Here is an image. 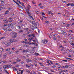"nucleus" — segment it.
<instances>
[{
	"mask_svg": "<svg viewBox=\"0 0 74 74\" xmlns=\"http://www.w3.org/2000/svg\"><path fill=\"white\" fill-rule=\"evenodd\" d=\"M10 67H11V66L9 65H4L3 66V67L4 69H7V67L8 68H10Z\"/></svg>",
	"mask_w": 74,
	"mask_h": 74,
	"instance_id": "1",
	"label": "nucleus"
},
{
	"mask_svg": "<svg viewBox=\"0 0 74 74\" xmlns=\"http://www.w3.org/2000/svg\"><path fill=\"white\" fill-rule=\"evenodd\" d=\"M13 34H15L14 36V38H16V36L18 35V33H17L14 32L13 33Z\"/></svg>",
	"mask_w": 74,
	"mask_h": 74,
	"instance_id": "2",
	"label": "nucleus"
},
{
	"mask_svg": "<svg viewBox=\"0 0 74 74\" xmlns=\"http://www.w3.org/2000/svg\"><path fill=\"white\" fill-rule=\"evenodd\" d=\"M31 61L32 62V60H30V59H27V63H29V62H31Z\"/></svg>",
	"mask_w": 74,
	"mask_h": 74,
	"instance_id": "3",
	"label": "nucleus"
},
{
	"mask_svg": "<svg viewBox=\"0 0 74 74\" xmlns=\"http://www.w3.org/2000/svg\"><path fill=\"white\" fill-rule=\"evenodd\" d=\"M61 32L64 35H66L67 34L66 32H64L63 30H61Z\"/></svg>",
	"mask_w": 74,
	"mask_h": 74,
	"instance_id": "4",
	"label": "nucleus"
},
{
	"mask_svg": "<svg viewBox=\"0 0 74 74\" xmlns=\"http://www.w3.org/2000/svg\"><path fill=\"white\" fill-rule=\"evenodd\" d=\"M26 12L27 14L29 15V16H30V15H31V13H30V12L28 11Z\"/></svg>",
	"mask_w": 74,
	"mask_h": 74,
	"instance_id": "5",
	"label": "nucleus"
},
{
	"mask_svg": "<svg viewBox=\"0 0 74 74\" xmlns=\"http://www.w3.org/2000/svg\"><path fill=\"white\" fill-rule=\"evenodd\" d=\"M15 25V23H12L9 26H13L14 25Z\"/></svg>",
	"mask_w": 74,
	"mask_h": 74,
	"instance_id": "6",
	"label": "nucleus"
},
{
	"mask_svg": "<svg viewBox=\"0 0 74 74\" xmlns=\"http://www.w3.org/2000/svg\"><path fill=\"white\" fill-rule=\"evenodd\" d=\"M18 5V7H19V8H21V9H22H22H23V8L20 5H19V4H18V5Z\"/></svg>",
	"mask_w": 74,
	"mask_h": 74,
	"instance_id": "7",
	"label": "nucleus"
},
{
	"mask_svg": "<svg viewBox=\"0 0 74 74\" xmlns=\"http://www.w3.org/2000/svg\"><path fill=\"white\" fill-rule=\"evenodd\" d=\"M11 45V43H8L7 44V47H9L10 45Z\"/></svg>",
	"mask_w": 74,
	"mask_h": 74,
	"instance_id": "8",
	"label": "nucleus"
},
{
	"mask_svg": "<svg viewBox=\"0 0 74 74\" xmlns=\"http://www.w3.org/2000/svg\"><path fill=\"white\" fill-rule=\"evenodd\" d=\"M15 70V71H18V69L14 67H13V71Z\"/></svg>",
	"mask_w": 74,
	"mask_h": 74,
	"instance_id": "9",
	"label": "nucleus"
},
{
	"mask_svg": "<svg viewBox=\"0 0 74 74\" xmlns=\"http://www.w3.org/2000/svg\"><path fill=\"white\" fill-rule=\"evenodd\" d=\"M4 50V49H3V48H0V51H1V52H3V51Z\"/></svg>",
	"mask_w": 74,
	"mask_h": 74,
	"instance_id": "10",
	"label": "nucleus"
},
{
	"mask_svg": "<svg viewBox=\"0 0 74 74\" xmlns=\"http://www.w3.org/2000/svg\"><path fill=\"white\" fill-rule=\"evenodd\" d=\"M29 17H30V18H31L32 20H34V18H33V16H32L30 15H29Z\"/></svg>",
	"mask_w": 74,
	"mask_h": 74,
	"instance_id": "11",
	"label": "nucleus"
},
{
	"mask_svg": "<svg viewBox=\"0 0 74 74\" xmlns=\"http://www.w3.org/2000/svg\"><path fill=\"white\" fill-rule=\"evenodd\" d=\"M32 24H33V25H36V22L34 21H32Z\"/></svg>",
	"mask_w": 74,
	"mask_h": 74,
	"instance_id": "12",
	"label": "nucleus"
},
{
	"mask_svg": "<svg viewBox=\"0 0 74 74\" xmlns=\"http://www.w3.org/2000/svg\"><path fill=\"white\" fill-rule=\"evenodd\" d=\"M26 67H30V66H29V65L26 64Z\"/></svg>",
	"mask_w": 74,
	"mask_h": 74,
	"instance_id": "13",
	"label": "nucleus"
},
{
	"mask_svg": "<svg viewBox=\"0 0 74 74\" xmlns=\"http://www.w3.org/2000/svg\"><path fill=\"white\" fill-rule=\"evenodd\" d=\"M48 36H49V37L50 38H52V35H51L50 34H48Z\"/></svg>",
	"mask_w": 74,
	"mask_h": 74,
	"instance_id": "14",
	"label": "nucleus"
},
{
	"mask_svg": "<svg viewBox=\"0 0 74 74\" xmlns=\"http://www.w3.org/2000/svg\"><path fill=\"white\" fill-rule=\"evenodd\" d=\"M11 53H12V52L11 51H10L9 52V55H10V54H11Z\"/></svg>",
	"mask_w": 74,
	"mask_h": 74,
	"instance_id": "15",
	"label": "nucleus"
},
{
	"mask_svg": "<svg viewBox=\"0 0 74 74\" xmlns=\"http://www.w3.org/2000/svg\"><path fill=\"white\" fill-rule=\"evenodd\" d=\"M35 55H36V56H38V55H40V54H39V53H35Z\"/></svg>",
	"mask_w": 74,
	"mask_h": 74,
	"instance_id": "16",
	"label": "nucleus"
},
{
	"mask_svg": "<svg viewBox=\"0 0 74 74\" xmlns=\"http://www.w3.org/2000/svg\"><path fill=\"white\" fill-rule=\"evenodd\" d=\"M8 12H9V11H6V12H5V14H8Z\"/></svg>",
	"mask_w": 74,
	"mask_h": 74,
	"instance_id": "17",
	"label": "nucleus"
},
{
	"mask_svg": "<svg viewBox=\"0 0 74 74\" xmlns=\"http://www.w3.org/2000/svg\"><path fill=\"white\" fill-rule=\"evenodd\" d=\"M28 37H32V34H29V35H28Z\"/></svg>",
	"mask_w": 74,
	"mask_h": 74,
	"instance_id": "18",
	"label": "nucleus"
},
{
	"mask_svg": "<svg viewBox=\"0 0 74 74\" xmlns=\"http://www.w3.org/2000/svg\"><path fill=\"white\" fill-rule=\"evenodd\" d=\"M71 5V3H69L68 4H67L66 5H67V6H69V5Z\"/></svg>",
	"mask_w": 74,
	"mask_h": 74,
	"instance_id": "19",
	"label": "nucleus"
},
{
	"mask_svg": "<svg viewBox=\"0 0 74 74\" xmlns=\"http://www.w3.org/2000/svg\"><path fill=\"white\" fill-rule=\"evenodd\" d=\"M13 41V42H18V40H17L14 39Z\"/></svg>",
	"mask_w": 74,
	"mask_h": 74,
	"instance_id": "20",
	"label": "nucleus"
},
{
	"mask_svg": "<svg viewBox=\"0 0 74 74\" xmlns=\"http://www.w3.org/2000/svg\"><path fill=\"white\" fill-rule=\"evenodd\" d=\"M13 1H14V3H16V4L18 5V3L17 2H16L15 0H13Z\"/></svg>",
	"mask_w": 74,
	"mask_h": 74,
	"instance_id": "21",
	"label": "nucleus"
},
{
	"mask_svg": "<svg viewBox=\"0 0 74 74\" xmlns=\"http://www.w3.org/2000/svg\"><path fill=\"white\" fill-rule=\"evenodd\" d=\"M26 36V34H24L22 35V36L23 37H24L25 36Z\"/></svg>",
	"mask_w": 74,
	"mask_h": 74,
	"instance_id": "22",
	"label": "nucleus"
},
{
	"mask_svg": "<svg viewBox=\"0 0 74 74\" xmlns=\"http://www.w3.org/2000/svg\"><path fill=\"white\" fill-rule=\"evenodd\" d=\"M9 26V24L8 25L5 24L4 25V27H5V26Z\"/></svg>",
	"mask_w": 74,
	"mask_h": 74,
	"instance_id": "23",
	"label": "nucleus"
},
{
	"mask_svg": "<svg viewBox=\"0 0 74 74\" xmlns=\"http://www.w3.org/2000/svg\"><path fill=\"white\" fill-rule=\"evenodd\" d=\"M23 32V30H20L19 31V32L20 33H22V32Z\"/></svg>",
	"mask_w": 74,
	"mask_h": 74,
	"instance_id": "24",
	"label": "nucleus"
},
{
	"mask_svg": "<svg viewBox=\"0 0 74 74\" xmlns=\"http://www.w3.org/2000/svg\"><path fill=\"white\" fill-rule=\"evenodd\" d=\"M21 5L22 6H24V7H25V5H24V3H21Z\"/></svg>",
	"mask_w": 74,
	"mask_h": 74,
	"instance_id": "25",
	"label": "nucleus"
},
{
	"mask_svg": "<svg viewBox=\"0 0 74 74\" xmlns=\"http://www.w3.org/2000/svg\"><path fill=\"white\" fill-rule=\"evenodd\" d=\"M65 67L66 68H68L69 66H68V65H66V66H65Z\"/></svg>",
	"mask_w": 74,
	"mask_h": 74,
	"instance_id": "26",
	"label": "nucleus"
},
{
	"mask_svg": "<svg viewBox=\"0 0 74 74\" xmlns=\"http://www.w3.org/2000/svg\"><path fill=\"white\" fill-rule=\"evenodd\" d=\"M45 23L48 24L49 23V21H46L45 22Z\"/></svg>",
	"mask_w": 74,
	"mask_h": 74,
	"instance_id": "27",
	"label": "nucleus"
},
{
	"mask_svg": "<svg viewBox=\"0 0 74 74\" xmlns=\"http://www.w3.org/2000/svg\"><path fill=\"white\" fill-rule=\"evenodd\" d=\"M32 36H33L34 37H35L36 36L34 35V34H32Z\"/></svg>",
	"mask_w": 74,
	"mask_h": 74,
	"instance_id": "28",
	"label": "nucleus"
},
{
	"mask_svg": "<svg viewBox=\"0 0 74 74\" xmlns=\"http://www.w3.org/2000/svg\"><path fill=\"white\" fill-rule=\"evenodd\" d=\"M3 38H4V37H2L0 38V40H1L2 39H3Z\"/></svg>",
	"mask_w": 74,
	"mask_h": 74,
	"instance_id": "29",
	"label": "nucleus"
},
{
	"mask_svg": "<svg viewBox=\"0 0 74 74\" xmlns=\"http://www.w3.org/2000/svg\"><path fill=\"white\" fill-rule=\"evenodd\" d=\"M71 6H74V4L73 3H72L71 4Z\"/></svg>",
	"mask_w": 74,
	"mask_h": 74,
	"instance_id": "30",
	"label": "nucleus"
},
{
	"mask_svg": "<svg viewBox=\"0 0 74 74\" xmlns=\"http://www.w3.org/2000/svg\"><path fill=\"white\" fill-rule=\"evenodd\" d=\"M63 71H64V72H65V71H67L68 72V71L66 70H63Z\"/></svg>",
	"mask_w": 74,
	"mask_h": 74,
	"instance_id": "31",
	"label": "nucleus"
},
{
	"mask_svg": "<svg viewBox=\"0 0 74 74\" xmlns=\"http://www.w3.org/2000/svg\"><path fill=\"white\" fill-rule=\"evenodd\" d=\"M28 40H33V38H29V39H28Z\"/></svg>",
	"mask_w": 74,
	"mask_h": 74,
	"instance_id": "32",
	"label": "nucleus"
},
{
	"mask_svg": "<svg viewBox=\"0 0 74 74\" xmlns=\"http://www.w3.org/2000/svg\"><path fill=\"white\" fill-rule=\"evenodd\" d=\"M4 70H5V72L6 73H7V74H9V73H8V72L7 71H6L5 69H4Z\"/></svg>",
	"mask_w": 74,
	"mask_h": 74,
	"instance_id": "33",
	"label": "nucleus"
},
{
	"mask_svg": "<svg viewBox=\"0 0 74 74\" xmlns=\"http://www.w3.org/2000/svg\"><path fill=\"white\" fill-rule=\"evenodd\" d=\"M69 32H71V33H74L73 32V30H70L69 31Z\"/></svg>",
	"mask_w": 74,
	"mask_h": 74,
	"instance_id": "34",
	"label": "nucleus"
},
{
	"mask_svg": "<svg viewBox=\"0 0 74 74\" xmlns=\"http://www.w3.org/2000/svg\"><path fill=\"white\" fill-rule=\"evenodd\" d=\"M7 55V53H5L4 54L3 56H6Z\"/></svg>",
	"mask_w": 74,
	"mask_h": 74,
	"instance_id": "35",
	"label": "nucleus"
},
{
	"mask_svg": "<svg viewBox=\"0 0 74 74\" xmlns=\"http://www.w3.org/2000/svg\"><path fill=\"white\" fill-rule=\"evenodd\" d=\"M11 42H14V40H10Z\"/></svg>",
	"mask_w": 74,
	"mask_h": 74,
	"instance_id": "36",
	"label": "nucleus"
},
{
	"mask_svg": "<svg viewBox=\"0 0 74 74\" xmlns=\"http://www.w3.org/2000/svg\"><path fill=\"white\" fill-rule=\"evenodd\" d=\"M71 25H74V23H71Z\"/></svg>",
	"mask_w": 74,
	"mask_h": 74,
	"instance_id": "37",
	"label": "nucleus"
},
{
	"mask_svg": "<svg viewBox=\"0 0 74 74\" xmlns=\"http://www.w3.org/2000/svg\"><path fill=\"white\" fill-rule=\"evenodd\" d=\"M66 26L67 27H69L70 26V24H67Z\"/></svg>",
	"mask_w": 74,
	"mask_h": 74,
	"instance_id": "38",
	"label": "nucleus"
},
{
	"mask_svg": "<svg viewBox=\"0 0 74 74\" xmlns=\"http://www.w3.org/2000/svg\"><path fill=\"white\" fill-rule=\"evenodd\" d=\"M34 45H35V46H37V44L34 43Z\"/></svg>",
	"mask_w": 74,
	"mask_h": 74,
	"instance_id": "39",
	"label": "nucleus"
},
{
	"mask_svg": "<svg viewBox=\"0 0 74 74\" xmlns=\"http://www.w3.org/2000/svg\"><path fill=\"white\" fill-rule=\"evenodd\" d=\"M7 21V19H5V20H3V22H5V21Z\"/></svg>",
	"mask_w": 74,
	"mask_h": 74,
	"instance_id": "40",
	"label": "nucleus"
},
{
	"mask_svg": "<svg viewBox=\"0 0 74 74\" xmlns=\"http://www.w3.org/2000/svg\"><path fill=\"white\" fill-rule=\"evenodd\" d=\"M28 29H29L27 28L24 29L25 30H28Z\"/></svg>",
	"mask_w": 74,
	"mask_h": 74,
	"instance_id": "41",
	"label": "nucleus"
},
{
	"mask_svg": "<svg viewBox=\"0 0 74 74\" xmlns=\"http://www.w3.org/2000/svg\"><path fill=\"white\" fill-rule=\"evenodd\" d=\"M3 63H7V61H3Z\"/></svg>",
	"mask_w": 74,
	"mask_h": 74,
	"instance_id": "42",
	"label": "nucleus"
},
{
	"mask_svg": "<svg viewBox=\"0 0 74 74\" xmlns=\"http://www.w3.org/2000/svg\"><path fill=\"white\" fill-rule=\"evenodd\" d=\"M34 43L33 42H32V43H30V44H29V45H32H32H33V44H34Z\"/></svg>",
	"mask_w": 74,
	"mask_h": 74,
	"instance_id": "43",
	"label": "nucleus"
},
{
	"mask_svg": "<svg viewBox=\"0 0 74 74\" xmlns=\"http://www.w3.org/2000/svg\"><path fill=\"white\" fill-rule=\"evenodd\" d=\"M68 51H69L70 52H71L72 50L71 49H68Z\"/></svg>",
	"mask_w": 74,
	"mask_h": 74,
	"instance_id": "44",
	"label": "nucleus"
},
{
	"mask_svg": "<svg viewBox=\"0 0 74 74\" xmlns=\"http://www.w3.org/2000/svg\"><path fill=\"white\" fill-rule=\"evenodd\" d=\"M23 53L26 52V50H24L23 51Z\"/></svg>",
	"mask_w": 74,
	"mask_h": 74,
	"instance_id": "45",
	"label": "nucleus"
},
{
	"mask_svg": "<svg viewBox=\"0 0 74 74\" xmlns=\"http://www.w3.org/2000/svg\"><path fill=\"white\" fill-rule=\"evenodd\" d=\"M20 61H21V60H17V62H20Z\"/></svg>",
	"mask_w": 74,
	"mask_h": 74,
	"instance_id": "46",
	"label": "nucleus"
},
{
	"mask_svg": "<svg viewBox=\"0 0 74 74\" xmlns=\"http://www.w3.org/2000/svg\"><path fill=\"white\" fill-rule=\"evenodd\" d=\"M48 13L49 14H51V11H49L48 12Z\"/></svg>",
	"mask_w": 74,
	"mask_h": 74,
	"instance_id": "47",
	"label": "nucleus"
},
{
	"mask_svg": "<svg viewBox=\"0 0 74 74\" xmlns=\"http://www.w3.org/2000/svg\"><path fill=\"white\" fill-rule=\"evenodd\" d=\"M0 62H0V64H1L2 63H3V61L0 60Z\"/></svg>",
	"mask_w": 74,
	"mask_h": 74,
	"instance_id": "48",
	"label": "nucleus"
},
{
	"mask_svg": "<svg viewBox=\"0 0 74 74\" xmlns=\"http://www.w3.org/2000/svg\"><path fill=\"white\" fill-rule=\"evenodd\" d=\"M45 42L47 43V42H48V41H47V40H45Z\"/></svg>",
	"mask_w": 74,
	"mask_h": 74,
	"instance_id": "49",
	"label": "nucleus"
},
{
	"mask_svg": "<svg viewBox=\"0 0 74 74\" xmlns=\"http://www.w3.org/2000/svg\"><path fill=\"white\" fill-rule=\"evenodd\" d=\"M23 71H22L21 72V74H22L23 73Z\"/></svg>",
	"mask_w": 74,
	"mask_h": 74,
	"instance_id": "50",
	"label": "nucleus"
},
{
	"mask_svg": "<svg viewBox=\"0 0 74 74\" xmlns=\"http://www.w3.org/2000/svg\"><path fill=\"white\" fill-rule=\"evenodd\" d=\"M53 68H55L56 67V66H55V65H53Z\"/></svg>",
	"mask_w": 74,
	"mask_h": 74,
	"instance_id": "51",
	"label": "nucleus"
},
{
	"mask_svg": "<svg viewBox=\"0 0 74 74\" xmlns=\"http://www.w3.org/2000/svg\"><path fill=\"white\" fill-rule=\"evenodd\" d=\"M50 71H51V72H54V71H52V69H51L50 70Z\"/></svg>",
	"mask_w": 74,
	"mask_h": 74,
	"instance_id": "52",
	"label": "nucleus"
},
{
	"mask_svg": "<svg viewBox=\"0 0 74 74\" xmlns=\"http://www.w3.org/2000/svg\"><path fill=\"white\" fill-rule=\"evenodd\" d=\"M11 9H12V8H8V10H11Z\"/></svg>",
	"mask_w": 74,
	"mask_h": 74,
	"instance_id": "53",
	"label": "nucleus"
},
{
	"mask_svg": "<svg viewBox=\"0 0 74 74\" xmlns=\"http://www.w3.org/2000/svg\"><path fill=\"white\" fill-rule=\"evenodd\" d=\"M62 61H63L64 62H67V60H63Z\"/></svg>",
	"mask_w": 74,
	"mask_h": 74,
	"instance_id": "54",
	"label": "nucleus"
},
{
	"mask_svg": "<svg viewBox=\"0 0 74 74\" xmlns=\"http://www.w3.org/2000/svg\"><path fill=\"white\" fill-rule=\"evenodd\" d=\"M53 40H56V39L55 38H53Z\"/></svg>",
	"mask_w": 74,
	"mask_h": 74,
	"instance_id": "55",
	"label": "nucleus"
},
{
	"mask_svg": "<svg viewBox=\"0 0 74 74\" xmlns=\"http://www.w3.org/2000/svg\"><path fill=\"white\" fill-rule=\"evenodd\" d=\"M39 59H40V60H43V59H41L40 58H39Z\"/></svg>",
	"mask_w": 74,
	"mask_h": 74,
	"instance_id": "56",
	"label": "nucleus"
},
{
	"mask_svg": "<svg viewBox=\"0 0 74 74\" xmlns=\"http://www.w3.org/2000/svg\"><path fill=\"white\" fill-rule=\"evenodd\" d=\"M32 4H35L36 3H34V2L33 1L32 2Z\"/></svg>",
	"mask_w": 74,
	"mask_h": 74,
	"instance_id": "57",
	"label": "nucleus"
},
{
	"mask_svg": "<svg viewBox=\"0 0 74 74\" xmlns=\"http://www.w3.org/2000/svg\"><path fill=\"white\" fill-rule=\"evenodd\" d=\"M18 26V27L19 29H21V28L20 27V26Z\"/></svg>",
	"mask_w": 74,
	"mask_h": 74,
	"instance_id": "58",
	"label": "nucleus"
},
{
	"mask_svg": "<svg viewBox=\"0 0 74 74\" xmlns=\"http://www.w3.org/2000/svg\"><path fill=\"white\" fill-rule=\"evenodd\" d=\"M19 66V65L18 64H17L16 66L17 67H18Z\"/></svg>",
	"mask_w": 74,
	"mask_h": 74,
	"instance_id": "59",
	"label": "nucleus"
},
{
	"mask_svg": "<svg viewBox=\"0 0 74 74\" xmlns=\"http://www.w3.org/2000/svg\"><path fill=\"white\" fill-rule=\"evenodd\" d=\"M69 60H73L72 59H71V58H69Z\"/></svg>",
	"mask_w": 74,
	"mask_h": 74,
	"instance_id": "60",
	"label": "nucleus"
},
{
	"mask_svg": "<svg viewBox=\"0 0 74 74\" xmlns=\"http://www.w3.org/2000/svg\"><path fill=\"white\" fill-rule=\"evenodd\" d=\"M42 15H45V14H44V13H42Z\"/></svg>",
	"mask_w": 74,
	"mask_h": 74,
	"instance_id": "61",
	"label": "nucleus"
},
{
	"mask_svg": "<svg viewBox=\"0 0 74 74\" xmlns=\"http://www.w3.org/2000/svg\"><path fill=\"white\" fill-rule=\"evenodd\" d=\"M48 62H51V60H48Z\"/></svg>",
	"mask_w": 74,
	"mask_h": 74,
	"instance_id": "62",
	"label": "nucleus"
},
{
	"mask_svg": "<svg viewBox=\"0 0 74 74\" xmlns=\"http://www.w3.org/2000/svg\"><path fill=\"white\" fill-rule=\"evenodd\" d=\"M29 32H28L27 33V34H29Z\"/></svg>",
	"mask_w": 74,
	"mask_h": 74,
	"instance_id": "63",
	"label": "nucleus"
},
{
	"mask_svg": "<svg viewBox=\"0 0 74 74\" xmlns=\"http://www.w3.org/2000/svg\"><path fill=\"white\" fill-rule=\"evenodd\" d=\"M33 74H37V73H36L34 72H33Z\"/></svg>",
	"mask_w": 74,
	"mask_h": 74,
	"instance_id": "64",
	"label": "nucleus"
}]
</instances>
